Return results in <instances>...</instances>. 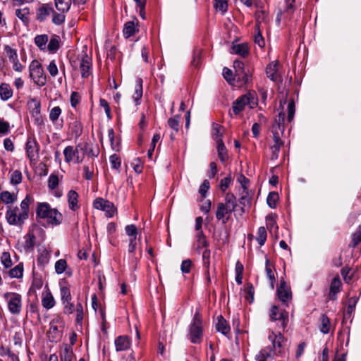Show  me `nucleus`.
Listing matches in <instances>:
<instances>
[{"label":"nucleus","mask_w":361,"mask_h":361,"mask_svg":"<svg viewBox=\"0 0 361 361\" xmlns=\"http://www.w3.org/2000/svg\"><path fill=\"white\" fill-rule=\"evenodd\" d=\"M13 95V90L10 85L6 83H2L0 85V97L3 101H7Z\"/></svg>","instance_id":"26"},{"label":"nucleus","mask_w":361,"mask_h":361,"mask_svg":"<svg viewBox=\"0 0 361 361\" xmlns=\"http://www.w3.org/2000/svg\"><path fill=\"white\" fill-rule=\"evenodd\" d=\"M42 305L45 309H51L55 305L54 298L50 291L43 293L42 299Z\"/></svg>","instance_id":"24"},{"label":"nucleus","mask_w":361,"mask_h":361,"mask_svg":"<svg viewBox=\"0 0 361 361\" xmlns=\"http://www.w3.org/2000/svg\"><path fill=\"white\" fill-rule=\"evenodd\" d=\"M160 140V135L158 134V133H156L153 135V137H152V142H151V146L149 147V149H148V152H147V156L149 159L152 158V154H153V152L154 151V149H155V146H156V144L157 142Z\"/></svg>","instance_id":"55"},{"label":"nucleus","mask_w":361,"mask_h":361,"mask_svg":"<svg viewBox=\"0 0 361 361\" xmlns=\"http://www.w3.org/2000/svg\"><path fill=\"white\" fill-rule=\"evenodd\" d=\"M269 316L271 322L278 321L280 323L279 328L285 331L288 323V312L286 310L280 309L277 305H272Z\"/></svg>","instance_id":"5"},{"label":"nucleus","mask_w":361,"mask_h":361,"mask_svg":"<svg viewBox=\"0 0 361 361\" xmlns=\"http://www.w3.org/2000/svg\"><path fill=\"white\" fill-rule=\"evenodd\" d=\"M245 100H247V97L242 95L235 102H233L232 109L233 113L235 115L241 112L244 109L245 106L247 104Z\"/></svg>","instance_id":"22"},{"label":"nucleus","mask_w":361,"mask_h":361,"mask_svg":"<svg viewBox=\"0 0 361 361\" xmlns=\"http://www.w3.org/2000/svg\"><path fill=\"white\" fill-rule=\"evenodd\" d=\"M284 121H285V114L281 111L279 113L278 116L275 118L274 123L272 125L271 132L273 133V138L274 144V145L282 146L283 142L281 140L280 135L284 132Z\"/></svg>","instance_id":"4"},{"label":"nucleus","mask_w":361,"mask_h":361,"mask_svg":"<svg viewBox=\"0 0 361 361\" xmlns=\"http://www.w3.org/2000/svg\"><path fill=\"white\" fill-rule=\"evenodd\" d=\"M23 267L21 264L16 265L14 268L9 271V276L11 278L19 279L23 276Z\"/></svg>","instance_id":"45"},{"label":"nucleus","mask_w":361,"mask_h":361,"mask_svg":"<svg viewBox=\"0 0 361 361\" xmlns=\"http://www.w3.org/2000/svg\"><path fill=\"white\" fill-rule=\"evenodd\" d=\"M341 281L338 276H335L331 281L329 297L330 300L336 299V294L340 292Z\"/></svg>","instance_id":"14"},{"label":"nucleus","mask_w":361,"mask_h":361,"mask_svg":"<svg viewBox=\"0 0 361 361\" xmlns=\"http://www.w3.org/2000/svg\"><path fill=\"white\" fill-rule=\"evenodd\" d=\"M93 206L97 209L105 212L108 217L113 216L115 212V208L113 204L103 198H97L94 201Z\"/></svg>","instance_id":"10"},{"label":"nucleus","mask_w":361,"mask_h":361,"mask_svg":"<svg viewBox=\"0 0 361 361\" xmlns=\"http://www.w3.org/2000/svg\"><path fill=\"white\" fill-rule=\"evenodd\" d=\"M233 68L235 71V76L240 78V73H243L245 71L244 63L238 60H235L233 62Z\"/></svg>","instance_id":"61"},{"label":"nucleus","mask_w":361,"mask_h":361,"mask_svg":"<svg viewBox=\"0 0 361 361\" xmlns=\"http://www.w3.org/2000/svg\"><path fill=\"white\" fill-rule=\"evenodd\" d=\"M1 262L6 269L11 267L13 264L10 253L8 252H4L1 257Z\"/></svg>","instance_id":"49"},{"label":"nucleus","mask_w":361,"mask_h":361,"mask_svg":"<svg viewBox=\"0 0 361 361\" xmlns=\"http://www.w3.org/2000/svg\"><path fill=\"white\" fill-rule=\"evenodd\" d=\"M269 340L271 341L273 348L275 350L276 354H280L282 352L283 343L286 341V338L281 332L275 334L271 332L269 336Z\"/></svg>","instance_id":"11"},{"label":"nucleus","mask_w":361,"mask_h":361,"mask_svg":"<svg viewBox=\"0 0 361 361\" xmlns=\"http://www.w3.org/2000/svg\"><path fill=\"white\" fill-rule=\"evenodd\" d=\"M32 202V197L27 195L21 202L20 208L8 206L6 212V219L8 224L12 226H22L25 221L28 219L29 207Z\"/></svg>","instance_id":"1"},{"label":"nucleus","mask_w":361,"mask_h":361,"mask_svg":"<svg viewBox=\"0 0 361 361\" xmlns=\"http://www.w3.org/2000/svg\"><path fill=\"white\" fill-rule=\"evenodd\" d=\"M243 96L247 97V100H245L247 105H249L251 109L257 104V98L255 92H249Z\"/></svg>","instance_id":"44"},{"label":"nucleus","mask_w":361,"mask_h":361,"mask_svg":"<svg viewBox=\"0 0 361 361\" xmlns=\"http://www.w3.org/2000/svg\"><path fill=\"white\" fill-rule=\"evenodd\" d=\"M209 245L206 236L202 231H199L196 233V250L200 252L202 248H207Z\"/></svg>","instance_id":"19"},{"label":"nucleus","mask_w":361,"mask_h":361,"mask_svg":"<svg viewBox=\"0 0 361 361\" xmlns=\"http://www.w3.org/2000/svg\"><path fill=\"white\" fill-rule=\"evenodd\" d=\"M81 147L80 145H78L75 148L73 146L66 147L63 150L66 162L70 163L71 161H74V163L76 164L82 162V157H80L79 155L80 151H81Z\"/></svg>","instance_id":"9"},{"label":"nucleus","mask_w":361,"mask_h":361,"mask_svg":"<svg viewBox=\"0 0 361 361\" xmlns=\"http://www.w3.org/2000/svg\"><path fill=\"white\" fill-rule=\"evenodd\" d=\"M49 41L47 35H39L35 37V43L40 50H45L47 49V43Z\"/></svg>","instance_id":"34"},{"label":"nucleus","mask_w":361,"mask_h":361,"mask_svg":"<svg viewBox=\"0 0 361 361\" xmlns=\"http://www.w3.org/2000/svg\"><path fill=\"white\" fill-rule=\"evenodd\" d=\"M279 63L274 61L269 63L266 68V75L271 81L277 82L281 80L279 73Z\"/></svg>","instance_id":"12"},{"label":"nucleus","mask_w":361,"mask_h":361,"mask_svg":"<svg viewBox=\"0 0 361 361\" xmlns=\"http://www.w3.org/2000/svg\"><path fill=\"white\" fill-rule=\"evenodd\" d=\"M223 75L225 80L231 85H232L235 81V78L233 77L232 71L226 67L223 69Z\"/></svg>","instance_id":"63"},{"label":"nucleus","mask_w":361,"mask_h":361,"mask_svg":"<svg viewBox=\"0 0 361 361\" xmlns=\"http://www.w3.org/2000/svg\"><path fill=\"white\" fill-rule=\"evenodd\" d=\"M46 219H49L51 224L59 225L62 221L63 216L56 209H51Z\"/></svg>","instance_id":"21"},{"label":"nucleus","mask_w":361,"mask_h":361,"mask_svg":"<svg viewBox=\"0 0 361 361\" xmlns=\"http://www.w3.org/2000/svg\"><path fill=\"white\" fill-rule=\"evenodd\" d=\"M231 53L246 57L248 54V48L245 44H238L232 46Z\"/></svg>","instance_id":"32"},{"label":"nucleus","mask_w":361,"mask_h":361,"mask_svg":"<svg viewBox=\"0 0 361 361\" xmlns=\"http://www.w3.org/2000/svg\"><path fill=\"white\" fill-rule=\"evenodd\" d=\"M224 204L232 209L233 212L235 210L237 207V201L236 197L233 193L228 192L226 194Z\"/></svg>","instance_id":"37"},{"label":"nucleus","mask_w":361,"mask_h":361,"mask_svg":"<svg viewBox=\"0 0 361 361\" xmlns=\"http://www.w3.org/2000/svg\"><path fill=\"white\" fill-rule=\"evenodd\" d=\"M271 348L262 349L255 356L257 361H271L272 360Z\"/></svg>","instance_id":"28"},{"label":"nucleus","mask_w":361,"mask_h":361,"mask_svg":"<svg viewBox=\"0 0 361 361\" xmlns=\"http://www.w3.org/2000/svg\"><path fill=\"white\" fill-rule=\"evenodd\" d=\"M265 265L266 274L270 281L271 288L273 290L276 283V273L274 270V267L270 264L269 260L268 259H266Z\"/></svg>","instance_id":"20"},{"label":"nucleus","mask_w":361,"mask_h":361,"mask_svg":"<svg viewBox=\"0 0 361 361\" xmlns=\"http://www.w3.org/2000/svg\"><path fill=\"white\" fill-rule=\"evenodd\" d=\"M51 209V208L48 203H39L36 211L37 216L41 219H45L47 217V215Z\"/></svg>","instance_id":"25"},{"label":"nucleus","mask_w":361,"mask_h":361,"mask_svg":"<svg viewBox=\"0 0 361 361\" xmlns=\"http://www.w3.org/2000/svg\"><path fill=\"white\" fill-rule=\"evenodd\" d=\"M188 338L192 343L199 344L203 339V326L202 315L196 312L189 326Z\"/></svg>","instance_id":"2"},{"label":"nucleus","mask_w":361,"mask_h":361,"mask_svg":"<svg viewBox=\"0 0 361 361\" xmlns=\"http://www.w3.org/2000/svg\"><path fill=\"white\" fill-rule=\"evenodd\" d=\"M61 302L71 300L72 297L69 288L66 286H61L60 288Z\"/></svg>","instance_id":"54"},{"label":"nucleus","mask_w":361,"mask_h":361,"mask_svg":"<svg viewBox=\"0 0 361 361\" xmlns=\"http://www.w3.org/2000/svg\"><path fill=\"white\" fill-rule=\"evenodd\" d=\"M126 234L130 238H137V228L135 225L130 224L125 227Z\"/></svg>","instance_id":"56"},{"label":"nucleus","mask_w":361,"mask_h":361,"mask_svg":"<svg viewBox=\"0 0 361 361\" xmlns=\"http://www.w3.org/2000/svg\"><path fill=\"white\" fill-rule=\"evenodd\" d=\"M180 116L176 115L173 117L169 118L168 125L174 131V133H177L179 130V121Z\"/></svg>","instance_id":"43"},{"label":"nucleus","mask_w":361,"mask_h":361,"mask_svg":"<svg viewBox=\"0 0 361 361\" xmlns=\"http://www.w3.org/2000/svg\"><path fill=\"white\" fill-rule=\"evenodd\" d=\"M216 329L217 331L221 332L225 336H227L230 333V326L222 316H219L218 317Z\"/></svg>","instance_id":"23"},{"label":"nucleus","mask_w":361,"mask_h":361,"mask_svg":"<svg viewBox=\"0 0 361 361\" xmlns=\"http://www.w3.org/2000/svg\"><path fill=\"white\" fill-rule=\"evenodd\" d=\"M4 50L11 61L13 62L18 59V54L16 49H12L8 45H6Z\"/></svg>","instance_id":"58"},{"label":"nucleus","mask_w":361,"mask_h":361,"mask_svg":"<svg viewBox=\"0 0 361 361\" xmlns=\"http://www.w3.org/2000/svg\"><path fill=\"white\" fill-rule=\"evenodd\" d=\"M135 32V25L133 21L127 22L123 28V35L126 37H130L133 35Z\"/></svg>","instance_id":"41"},{"label":"nucleus","mask_w":361,"mask_h":361,"mask_svg":"<svg viewBox=\"0 0 361 361\" xmlns=\"http://www.w3.org/2000/svg\"><path fill=\"white\" fill-rule=\"evenodd\" d=\"M25 248L27 250H32L35 245V240L36 237L35 234L32 232H28L25 236Z\"/></svg>","instance_id":"36"},{"label":"nucleus","mask_w":361,"mask_h":361,"mask_svg":"<svg viewBox=\"0 0 361 361\" xmlns=\"http://www.w3.org/2000/svg\"><path fill=\"white\" fill-rule=\"evenodd\" d=\"M80 150L83 152V154H87V156L91 157H97L99 154L98 149H93L88 147V145L85 144L84 147H80Z\"/></svg>","instance_id":"59"},{"label":"nucleus","mask_w":361,"mask_h":361,"mask_svg":"<svg viewBox=\"0 0 361 361\" xmlns=\"http://www.w3.org/2000/svg\"><path fill=\"white\" fill-rule=\"evenodd\" d=\"M0 200L6 204H11L16 201L17 197L8 191H4L0 193Z\"/></svg>","instance_id":"33"},{"label":"nucleus","mask_w":361,"mask_h":361,"mask_svg":"<svg viewBox=\"0 0 361 361\" xmlns=\"http://www.w3.org/2000/svg\"><path fill=\"white\" fill-rule=\"evenodd\" d=\"M75 310L76 312V319H75L76 323L78 324L81 325L82 320H83V315H84L83 307H82L81 302H78Z\"/></svg>","instance_id":"47"},{"label":"nucleus","mask_w":361,"mask_h":361,"mask_svg":"<svg viewBox=\"0 0 361 361\" xmlns=\"http://www.w3.org/2000/svg\"><path fill=\"white\" fill-rule=\"evenodd\" d=\"M61 114V109L59 106H55L51 109L49 113V118L52 122H55Z\"/></svg>","instance_id":"64"},{"label":"nucleus","mask_w":361,"mask_h":361,"mask_svg":"<svg viewBox=\"0 0 361 361\" xmlns=\"http://www.w3.org/2000/svg\"><path fill=\"white\" fill-rule=\"evenodd\" d=\"M59 185V177L57 175L52 173L48 178V187L50 190H54Z\"/></svg>","instance_id":"51"},{"label":"nucleus","mask_w":361,"mask_h":361,"mask_svg":"<svg viewBox=\"0 0 361 361\" xmlns=\"http://www.w3.org/2000/svg\"><path fill=\"white\" fill-rule=\"evenodd\" d=\"M216 144H217L218 156H219L220 160L222 162H224L228 158L226 147L223 140H219V142H216Z\"/></svg>","instance_id":"35"},{"label":"nucleus","mask_w":361,"mask_h":361,"mask_svg":"<svg viewBox=\"0 0 361 361\" xmlns=\"http://www.w3.org/2000/svg\"><path fill=\"white\" fill-rule=\"evenodd\" d=\"M232 181H233V180H232V178L231 176L226 177V178H223L222 180H221L220 184H219L220 190L223 192H225L226 190L232 183Z\"/></svg>","instance_id":"62"},{"label":"nucleus","mask_w":361,"mask_h":361,"mask_svg":"<svg viewBox=\"0 0 361 361\" xmlns=\"http://www.w3.org/2000/svg\"><path fill=\"white\" fill-rule=\"evenodd\" d=\"M233 211L228 208L226 205L224 204V203L219 202L217 204V210L216 212V218L218 220H222L224 224H226L228 219H224V216L227 214H231Z\"/></svg>","instance_id":"16"},{"label":"nucleus","mask_w":361,"mask_h":361,"mask_svg":"<svg viewBox=\"0 0 361 361\" xmlns=\"http://www.w3.org/2000/svg\"><path fill=\"white\" fill-rule=\"evenodd\" d=\"M142 97V78H137L136 80V84L135 87V92L133 95V98L136 103V105L139 104L138 102Z\"/></svg>","instance_id":"27"},{"label":"nucleus","mask_w":361,"mask_h":361,"mask_svg":"<svg viewBox=\"0 0 361 361\" xmlns=\"http://www.w3.org/2000/svg\"><path fill=\"white\" fill-rule=\"evenodd\" d=\"M22 178V173L19 170H16L11 175V183L13 185H18L21 183Z\"/></svg>","instance_id":"52"},{"label":"nucleus","mask_w":361,"mask_h":361,"mask_svg":"<svg viewBox=\"0 0 361 361\" xmlns=\"http://www.w3.org/2000/svg\"><path fill=\"white\" fill-rule=\"evenodd\" d=\"M62 304L63 305V313L66 314H72L75 309V307L71 300H66L63 301Z\"/></svg>","instance_id":"53"},{"label":"nucleus","mask_w":361,"mask_h":361,"mask_svg":"<svg viewBox=\"0 0 361 361\" xmlns=\"http://www.w3.org/2000/svg\"><path fill=\"white\" fill-rule=\"evenodd\" d=\"M26 153L30 161L35 160L38 157L39 146L35 139L29 137L26 142Z\"/></svg>","instance_id":"13"},{"label":"nucleus","mask_w":361,"mask_h":361,"mask_svg":"<svg viewBox=\"0 0 361 361\" xmlns=\"http://www.w3.org/2000/svg\"><path fill=\"white\" fill-rule=\"evenodd\" d=\"M221 126L214 123L212 124V137L216 140V142H219V140H222L221 137L222 134L221 133Z\"/></svg>","instance_id":"46"},{"label":"nucleus","mask_w":361,"mask_h":361,"mask_svg":"<svg viewBox=\"0 0 361 361\" xmlns=\"http://www.w3.org/2000/svg\"><path fill=\"white\" fill-rule=\"evenodd\" d=\"M78 194L75 190H71L67 194V199L69 209L72 211H76L79 209Z\"/></svg>","instance_id":"18"},{"label":"nucleus","mask_w":361,"mask_h":361,"mask_svg":"<svg viewBox=\"0 0 361 361\" xmlns=\"http://www.w3.org/2000/svg\"><path fill=\"white\" fill-rule=\"evenodd\" d=\"M73 357L72 348L67 344L64 345L63 348L60 352L61 361H72Z\"/></svg>","instance_id":"29"},{"label":"nucleus","mask_w":361,"mask_h":361,"mask_svg":"<svg viewBox=\"0 0 361 361\" xmlns=\"http://www.w3.org/2000/svg\"><path fill=\"white\" fill-rule=\"evenodd\" d=\"M279 200V195L276 192H270L268 195L267 202L269 207L274 209L276 207L277 202Z\"/></svg>","instance_id":"42"},{"label":"nucleus","mask_w":361,"mask_h":361,"mask_svg":"<svg viewBox=\"0 0 361 361\" xmlns=\"http://www.w3.org/2000/svg\"><path fill=\"white\" fill-rule=\"evenodd\" d=\"M4 298L7 301L10 312L13 314H20L22 309L21 295L17 293L7 292L4 294Z\"/></svg>","instance_id":"6"},{"label":"nucleus","mask_w":361,"mask_h":361,"mask_svg":"<svg viewBox=\"0 0 361 361\" xmlns=\"http://www.w3.org/2000/svg\"><path fill=\"white\" fill-rule=\"evenodd\" d=\"M53 18L52 23L55 25H61L65 21V15L63 13H57L54 11L52 12Z\"/></svg>","instance_id":"60"},{"label":"nucleus","mask_w":361,"mask_h":361,"mask_svg":"<svg viewBox=\"0 0 361 361\" xmlns=\"http://www.w3.org/2000/svg\"><path fill=\"white\" fill-rule=\"evenodd\" d=\"M60 47V37L56 35H53L47 47L49 52L55 53Z\"/></svg>","instance_id":"30"},{"label":"nucleus","mask_w":361,"mask_h":361,"mask_svg":"<svg viewBox=\"0 0 361 361\" xmlns=\"http://www.w3.org/2000/svg\"><path fill=\"white\" fill-rule=\"evenodd\" d=\"M52 12H54V8L51 5L43 4L37 11V19L39 21L42 22L47 18V16L52 13Z\"/></svg>","instance_id":"15"},{"label":"nucleus","mask_w":361,"mask_h":361,"mask_svg":"<svg viewBox=\"0 0 361 361\" xmlns=\"http://www.w3.org/2000/svg\"><path fill=\"white\" fill-rule=\"evenodd\" d=\"M56 9L61 12H68L71 5V0H54Z\"/></svg>","instance_id":"31"},{"label":"nucleus","mask_w":361,"mask_h":361,"mask_svg":"<svg viewBox=\"0 0 361 361\" xmlns=\"http://www.w3.org/2000/svg\"><path fill=\"white\" fill-rule=\"evenodd\" d=\"M115 346L116 351L126 350L130 346V339L126 336H120L115 340Z\"/></svg>","instance_id":"17"},{"label":"nucleus","mask_w":361,"mask_h":361,"mask_svg":"<svg viewBox=\"0 0 361 361\" xmlns=\"http://www.w3.org/2000/svg\"><path fill=\"white\" fill-rule=\"evenodd\" d=\"M67 267V262L63 259H60L55 263V271L58 274L63 273Z\"/></svg>","instance_id":"48"},{"label":"nucleus","mask_w":361,"mask_h":361,"mask_svg":"<svg viewBox=\"0 0 361 361\" xmlns=\"http://www.w3.org/2000/svg\"><path fill=\"white\" fill-rule=\"evenodd\" d=\"M214 7L223 13L226 12L228 8L227 0H214Z\"/></svg>","instance_id":"57"},{"label":"nucleus","mask_w":361,"mask_h":361,"mask_svg":"<svg viewBox=\"0 0 361 361\" xmlns=\"http://www.w3.org/2000/svg\"><path fill=\"white\" fill-rule=\"evenodd\" d=\"M320 331L323 334H328L330 330V320L326 314H322L320 317Z\"/></svg>","instance_id":"39"},{"label":"nucleus","mask_w":361,"mask_h":361,"mask_svg":"<svg viewBox=\"0 0 361 361\" xmlns=\"http://www.w3.org/2000/svg\"><path fill=\"white\" fill-rule=\"evenodd\" d=\"M79 68L81 76L83 78H88L92 74V59L87 56L86 52H83L79 57Z\"/></svg>","instance_id":"8"},{"label":"nucleus","mask_w":361,"mask_h":361,"mask_svg":"<svg viewBox=\"0 0 361 361\" xmlns=\"http://www.w3.org/2000/svg\"><path fill=\"white\" fill-rule=\"evenodd\" d=\"M276 294L282 304L288 307L289 302L292 300V293L286 281H281L280 282V285L276 290Z\"/></svg>","instance_id":"7"},{"label":"nucleus","mask_w":361,"mask_h":361,"mask_svg":"<svg viewBox=\"0 0 361 361\" xmlns=\"http://www.w3.org/2000/svg\"><path fill=\"white\" fill-rule=\"evenodd\" d=\"M255 32L256 33L255 35V42L257 44L259 47H263L265 45V42L259 30L258 25H256Z\"/></svg>","instance_id":"50"},{"label":"nucleus","mask_w":361,"mask_h":361,"mask_svg":"<svg viewBox=\"0 0 361 361\" xmlns=\"http://www.w3.org/2000/svg\"><path fill=\"white\" fill-rule=\"evenodd\" d=\"M30 77L33 82L42 87L47 82V77L41 63L37 60H33L29 66Z\"/></svg>","instance_id":"3"},{"label":"nucleus","mask_w":361,"mask_h":361,"mask_svg":"<svg viewBox=\"0 0 361 361\" xmlns=\"http://www.w3.org/2000/svg\"><path fill=\"white\" fill-rule=\"evenodd\" d=\"M49 258V253L46 250H42L37 256V265L40 267H44L47 264H48Z\"/></svg>","instance_id":"38"},{"label":"nucleus","mask_w":361,"mask_h":361,"mask_svg":"<svg viewBox=\"0 0 361 361\" xmlns=\"http://www.w3.org/2000/svg\"><path fill=\"white\" fill-rule=\"evenodd\" d=\"M267 234L266 228L264 226L259 227L258 229V231H257V235L256 237V240L260 246L264 245V244L265 243V242L267 240Z\"/></svg>","instance_id":"40"}]
</instances>
